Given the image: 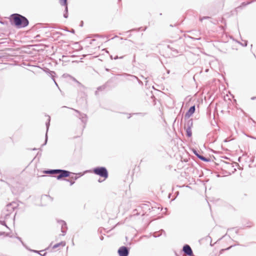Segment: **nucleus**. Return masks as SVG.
Here are the masks:
<instances>
[{"mask_svg": "<svg viewBox=\"0 0 256 256\" xmlns=\"http://www.w3.org/2000/svg\"><path fill=\"white\" fill-rule=\"evenodd\" d=\"M13 23L18 28H24L28 24V20L20 14H12Z\"/></svg>", "mask_w": 256, "mask_h": 256, "instance_id": "nucleus-1", "label": "nucleus"}, {"mask_svg": "<svg viewBox=\"0 0 256 256\" xmlns=\"http://www.w3.org/2000/svg\"><path fill=\"white\" fill-rule=\"evenodd\" d=\"M93 172L94 174L99 176L100 177L104 178V179L108 178V174L106 168L104 166L96 167L94 168Z\"/></svg>", "mask_w": 256, "mask_h": 256, "instance_id": "nucleus-2", "label": "nucleus"}, {"mask_svg": "<svg viewBox=\"0 0 256 256\" xmlns=\"http://www.w3.org/2000/svg\"><path fill=\"white\" fill-rule=\"evenodd\" d=\"M62 108H68V107L66 106H62ZM70 108V109L74 110V111H75L76 113H78V116H77V117L79 119H80L81 120L82 122V123H84V125L86 124L87 122V121H88V116H87L86 114H83V113H81L78 110H75V109L72 108Z\"/></svg>", "mask_w": 256, "mask_h": 256, "instance_id": "nucleus-3", "label": "nucleus"}, {"mask_svg": "<svg viewBox=\"0 0 256 256\" xmlns=\"http://www.w3.org/2000/svg\"><path fill=\"white\" fill-rule=\"evenodd\" d=\"M71 172L68 170H64L58 169V175L56 178L57 180H59L63 178H68L70 176Z\"/></svg>", "mask_w": 256, "mask_h": 256, "instance_id": "nucleus-4", "label": "nucleus"}, {"mask_svg": "<svg viewBox=\"0 0 256 256\" xmlns=\"http://www.w3.org/2000/svg\"><path fill=\"white\" fill-rule=\"evenodd\" d=\"M118 252L119 256H128L129 248L125 246H122L119 248Z\"/></svg>", "mask_w": 256, "mask_h": 256, "instance_id": "nucleus-5", "label": "nucleus"}, {"mask_svg": "<svg viewBox=\"0 0 256 256\" xmlns=\"http://www.w3.org/2000/svg\"><path fill=\"white\" fill-rule=\"evenodd\" d=\"M182 250L184 254L188 256H194L190 246L188 244H185L183 246Z\"/></svg>", "mask_w": 256, "mask_h": 256, "instance_id": "nucleus-6", "label": "nucleus"}, {"mask_svg": "<svg viewBox=\"0 0 256 256\" xmlns=\"http://www.w3.org/2000/svg\"><path fill=\"white\" fill-rule=\"evenodd\" d=\"M58 222L61 226V232H62V236H64L68 229L66 222L62 220H58Z\"/></svg>", "mask_w": 256, "mask_h": 256, "instance_id": "nucleus-7", "label": "nucleus"}, {"mask_svg": "<svg viewBox=\"0 0 256 256\" xmlns=\"http://www.w3.org/2000/svg\"><path fill=\"white\" fill-rule=\"evenodd\" d=\"M60 3L62 6H65L64 9V16L65 18H67L68 17V4L67 0H60Z\"/></svg>", "mask_w": 256, "mask_h": 256, "instance_id": "nucleus-8", "label": "nucleus"}, {"mask_svg": "<svg viewBox=\"0 0 256 256\" xmlns=\"http://www.w3.org/2000/svg\"><path fill=\"white\" fill-rule=\"evenodd\" d=\"M196 110V107L195 106H192L190 107L189 110H188V112H186L184 116V118H189L190 116H192L194 112Z\"/></svg>", "mask_w": 256, "mask_h": 256, "instance_id": "nucleus-9", "label": "nucleus"}, {"mask_svg": "<svg viewBox=\"0 0 256 256\" xmlns=\"http://www.w3.org/2000/svg\"><path fill=\"white\" fill-rule=\"evenodd\" d=\"M48 122L46 124V138H45L44 143L42 145V146L46 145V142H47V141H48L47 132H48V128H49V126H50V116H48Z\"/></svg>", "mask_w": 256, "mask_h": 256, "instance_id": "nucleus-10", "label": "nucleus"}, {"mask_svg": "<svg viewBox=\"0 0 256 256\" xmlns=\"http://www.w3.org/2000/svg\"><path fill=\"white\" fill-rule=\"evenodd\" d=\"M18 206V204L16 202H12L11 203H10L9 204H8L6 206L7 208H10L12 207V208L10 210V213H11L12 212H13L15 208H16Z\"/></svg>", "mask_w": 256, "mask_h": 256, "instance_id": "nucleus-11", "label": "nucleus"}, {"mask_svg": "<svg viewBox=\"0 0 256 256\" xmlns=\"http://www.w3.org/2000/svg\"><path fill=\"white\" fill-rule=\"evenodd\" d=\"M44 72L48 74V76H50L52 79L53 80V81H54V78L56 76V72L54 71H51L48 68H46L44 70Z\"/></svg>", "mask_w": 256, "mask_h": 256, "instance_id": "nucleus-12", "label": "nucleus"}, {"mask_svg": "<svg viewBox=\"0 0 256 256\" xmlns=\"http://www.w3.org/2000/svg\"><path fill=\"white\" fill-rule=\"evenodd\" d=\"M193 126L192 119L188 120L184 125V128H192Z\"/></svg>", "mask_w": 256, "mask_h": 256, "instance_id": "nucleus-13", "label": "nucleus"}, {"mask_svg": "<svg viewBox=\"0 0 256 256\" xmlns=\"http://www.w3.org/2000/svg\"><path fill=\"white\" fill-rule=\"evenodd\" d=\"M58 169L54 170H48L44 171V173L46 174H58Z\"/></svg>", "mask_w": 256, "mask_h": 256, "instance_id": "nucleus-14", "label": "nucleus"}, {"mask_svg": "<svg viewBox=\"0 0 256 256\" xmlns=\"http://www.w3.org/2000/svg\"><path fill=\"white\" fill-rule=\"evenodd\" d=\"M168 48L172 52V55L175 56L178 54V52L176 48L172 47L170 45H168Z\"/></svg>", "mask_w": 256, "mask_h": 256, "instance_id": "nucleus-15", "label": "nucleus"}, {"mask_svg": "<svg viewBox=\"0 0 256 256\" xmlns=\"http://www.w3.org/2000/svg\"><path fill=\"white\" fill-rule=\"evenodd\" d=\"M66 245V242H61L59 243H58L56 244H55L52 246V248L54 249L57 248H58L59 246H62L64 247Z\"/></svg>", "mask_w": 256, "mask_h": 256, "instance_id": "nucleus-16", "label": "nucleus"}, {"mask_svg": "<svg viewBox=\"0 0 256 256\" xmlns=\"http://www.w3.org/2000/svg\"><path fill=\"white\" fill-rule=\"evenodd\" d=\"M186 132V136L190 138L192 136V128H184Z\"/></svg>", "mask_w": 256, "mask_h": 256, "instance_id": "nucleus-17", "label": "nucleus"}, {"mask_svg": "<svg viewBox=\"0 0 256 256\" xmlns=\"http://www.w3.org/2000/svg\"><path fill=\"white\" fill-rule=\"evenodd\" d=\"M106 88V85H103V86H100L98 88H97V90L95 92V94L96 95H98V91H100V90H104L105 88Z\"/></svg>", "mask_w": 256, "mask_h": 256, "instance_id": "nucleus-18", "label": "nucleus"}, {"mask_svg": "<svg viewBox=\"0 0 256 256\" xmlns=\"http://www.w3.org/2000/svg\"><path fill=\"white\" fill-rule=\"evenodd\" d=\"M198 158H199L200 160L205 162H208L209 161L208 158L200 154V156H198Z\"/></svg>", "mask_w": 256, "mask_h": 256, "instance_id": "nucleus-19", "label": "nucleus"}, {"mask_svg": "<svg viewBox=\"0 0 256 256\" xmlns=\"http://www.w3.org/2000/svg\"><path fill=\"white\" fill-rule=\"evenodd\" d=\"M252 2H244L242 3V4L240 6L237 7L236 8V9H238V8H241L242 7L246 6L251 4Z\"/></svg>", "mask_w": 256, "mask_h": 256, "instance_id": "nucleus-20", "label": "nucleus"}, {"mask_svg": "<svg viewBox=\"0 0 256 256\" xmlns=\"http://www.w3.org/2000/svg\"><path fill=\"white\" fill-rule=\"evenodd\" d=\"M129 76H130L131 77L137 80L140 84H142V82L141 80H138V78L136 76H132V75H129Z\"/></svg>", "mask_w": 256, "mask_h": 256, "instance_id": "nucleus-21", "label": "nucleus"}, {"mask_svg": "<svg viewBox=\"0 0 256 256\" xmlns=\"http://www.w3.org/2000/svg\"><path fill=\"white\" fill-rule=\"evenodd\" d=\"M210 18L209 16H203L200 18V20L202 22L204 20L208 19Z\"/></svg>", "mask_w": 256, "mask_h": 256, "instance_id": "nucleus-22", "label": "nucleus"}, {"mask_svg": "<svg viewBox=\"0 0 256 256\" xmlns=\"http://www.w3.org/2000/svg\"><path fill=\"white\" fill-rule=\"evenodd\" d=\"M66 180L67 182H70V186H72V184H74V180H68V179H66Z\"/></svg>", "mask_w": 256, "mask_h": 256, "instance_id": "nucleus-23", "label": "nucleus"}, {"mask_svg": "<svg viewBox=\"0 0 256 256\" xmlns=\"http://www.w3.org/2000/svg\"><path fill=\"white\" fill-rule=\"evenodd\" d=\"M248 195L246 194V193H244V194H242L241 196H240V198L242 199H244L245 198L247 197Z\"/></svg>", "mask_w": 256, "mask_h": 256, "instance_id": "nucleus-24", "label": "nucleus"}, {"mask_svg": "<svg viewBox=\"0 0 256 256\" xmlns=\"http://www.w3.org/2000/svg\"><path fill=\"white\" fill-rule=\"evenodd\" d=\"M0 224H2V225H3V226H6L8 228H9L7 226V225L6 224V222L4 221H2V220H0Z\"/></svg>", "mask_w": 256, "mask_h": 256, "instance_id": "nucleus-25", "label": "nucleus"}, {"mask_svg": "<svg viewBox=\"0 0 256 256\" xmlns=\"http://www.w3.org/2000/svg\"><path fill=\"white\" fill-rule=\"evenodd\" d=\"M193 152H194V154H195L197 157H198V156H200V154H198V152H196V150H194Z\"/></svg>", "mask_w": 256, "mask_h": 256, "instance_id": "nucleus-26", "label": "nucleus"}, {"mask_svg": "<svg viewBox=\"0 0 256 256\" xmlns=\"http://www.w3.org/2000/svg\"><path fill=\"white\" fill-rule=\"evenodd\" d=\"M80 176H72L71 178L72 179H74V180H76Z\"/></svg>", "mask_w": 256, "mask_h": 256, "instance_id": "nucleus-27", "label": "nucleus"}, {"mask_svg": "<svg viewBox=\"0 0 256 256\" xmlns=\"http://www.w3.org/2000/svg\"><path fill=\"white\" fill-rule=\"evenodd\" d=\"M190 38H194V39L196 40H200V37L196 38H192V37H190Z\"/></svg>", "mask_w": 256, "mask_h": 256, "instance_id": "nucleus-28", "label": "nucleus"}, {"mask_svg": "<svg viewBox=\"0 0 256 256\" xmlns=\"http://www.w3.org/2000/svg\"><path fill=\"white\" fill-rule=\"evenodd\" d=\"M70 32H72V33H74V29H72L70 31H69Z\"/></svg>", "mask_w": 256, "mask_h": 256, "instance_id": "nucleus-29", "label": "nucleus"}, {"mask_svg": "<svg viewBox=\"0 0 256 256\" xmlns=\"http://www.w3.org/2000/svg\"><path fill=\"white\" fill-rule=\"evenodd\" d=\"M247 44H248V42L245 40L244 41V46H247Z\"/></svg>", "mask_w": 256, "mask_h": 256, "instance_id": "nucleus-30", "label": "nucleus"}, {"mask_svg": "<svg viewBox=\"0 0 256 256\" xmlns=\"http://www.w3.org/2000/svg\"><path fill=\"white\" fill-rule=\"evenodd\" d=\"M11 208H12V207H10V208H7L6 207V210L9 212H10V210Z\"/></svg>", "mask_w": 256, "mask_h": 256, "instance_id": "nucleus-31", "label": "nucleus"}, {"mask_svg": "<svg viewBox=\"0 0 256 256\" xmlns=\"http://www.w3.org/2000/svg\"><path fill=\"white\" fill-rule=\"evenodd\" d=\"M256 96H253V97L251 98V100H256Z\"/></svg>", "mask_w": 256, "mask_h": 256, "instance_id": "nucleus-32", "label": "nucleus"}, {"mask_svg": "<svg viewBox=\"0 0 256 256\" xmlns=\"http://www.w3.org/2000/svg\"><path fill=\"white\" fill-rule=\"evenodd\" d=\"M4 234V232H0V236L3 235Z\"/></svg>", "mask_w": 256, "mask_h": 256, "instance_id": "nucleus-33", "label": "nucleus"}, {"mask_svg": "<svg viewBox=\"0 0 256 256\" xmlns=\"http://www.w3.org/2000/svg\"><path fill=\"white\" fill-rule=\"evenodd\" d=\"M100 240H104V237H103V236H101L100 237Z\"/></svg>", "mask_w": 256, "mask_h": 256, "instance_id": "nucleus-34", "label": "nucleus"}, {"mask_svg": "<svg viewBox=\"0 0 256 256\" xmlns=\"http://www.w3.org/2000/svg\"><path fill=\"white\" fill-rule=\"evenodd\" d=\"M119 58L118 56H116V57L114 58V60H117Z\"/></svg>", "mask_w": 256, "mask_h": 256, "instance_id": "nucleus-35", "label": "nucleus"}, {"mask_svg": "<svg viewBox=\"0 0 256 256\" xmlns=\"http://www.w3.org/2000/svg\"><path fill=\"white\" fill-rule=\"evenodd\" d=\"M54 82L55 84H56L57 86H58V84H57L56 82V80H54Z\"/></svg>", "mask_w": 256, "mask_h": 256, "instance_id": "nucleus-36", "label": "nucleus"}, {"mask_svg": "<svg viewBox=\"0 0 256 256\" xmlns=\"http://www.w3.org/2000/svg\"><path fill=\"white\" fill-rule=\"evenodd\" d=\"M232 247V246H230L226 250H230Z\"/></svg>", "mask_w": 256, "mask_h": 256, "instance_id": "nucleus-37", "label": "nucleus"}, {"mask_svg": "<svg viewBox=\"0 0 256 256\" xmlns=\"http://www.w3.org/2000/svg\"><path fill=\"white\" fill-rule=\"evenodd\" d=\"M34 252H36V253H38L39 254H40L39 253V252L38 251H37V250H34Z\"/></svg>", "mask_w": 256, "mask_h": 256, "instance_id": "nucleus-38", "label": "nucleus"}, {"mask_svg": "<svg viewBox=\"0 0 256 256\" xmlns=\"http://www.w3.org/2000/svg\"><path fill=\"white\" fill-rule=\"evenodd\" d=\"M17 238H18V240H21V238H20V237H17Z\"/></svg>", "mask_w": 256, "mask_h": 256, "instance_id": "nucleus-39", "label": "nucleus"}, {"mask_svg": "<svg viewBox=\"0 0 256 256\" xmlns=\"http://www.w3.org/2000/svg\"><path fill=\"white\" fill-rule=\"evenodd\" d=\"M74 80H75L76 82H78L76 79H74Z\"/></svg>", "mask_w": 256, "mask_h": 256, "instance_id": "nucleus-40", "label": "nucleus"}, {"mask_svg": "<svg viewBox=\"0 0 256 256\" xmlns=\"http://www.w3.org/2000/svg\"><path fill=\"white\" fill-rule=\"evenodd\" d=\"M124 56H121L120 58H122Z\"/></svg>", "mask_w": 256, "mask_h": 256, "instance_id": "nucleus-41", "label": "nucleus"}, {"mask_svg": "<svg viewBox=\"0 0 256 256\" xmlns=\"http://www.w3.org/2000/svg\"><path fill=\"white\" fill-rule=\"evenodd\" d=\"M206 72H208V69H206Z\"/></svg>", "mask_w": 256, "mask_h": 256, "instance_id": "nucleus-42", "label": "nucleus"}, {"mask_svg": "<svg viewBox=\"0 0 256 256\" xmlns=\"http://www.w3.org/2000/svg\"><path fill=\"white\" fill-rule=\"evenodd\" d=\"M106 71H108V70H108V68H106Z\"/></svg>", "mask_w": 256, "mask_h": 256, "instance_id": "nucleus-43", "label": "nucleus"}, {"mask_svg": "<svg viewBox=\"0 0 256 256\" xmlns=\"http://www.w3.org/2000/svg\"><path fill=\"white\" fill-rule=\"evenodd\" d=\"M110 58L111 59H112V56H110Z\"/></svg>", "mask_w": 256, "mask_h": 256, "instance_id": "nucleus-44", "label": "nucleus"}, {"mask_svg": "<svg viewBox=\"0 0 256 256\" xmlns=\"http://www.w3.org/2000/svg\"><path fill=\"white\" fill-rule=\"evenodd\" d=\"M46 254V253H44L43 256H44Z\"/></svg>", "mask_w": 256, "mask_h": 256, "instance_id": "nucleus-45", "label": "nucleus"}, {"mask_svg": "<svg viewBox=\"0 0 256 256\" xmlns=\"http://www.w3.org/2000/svg\"><path fill=\"white\" fill-rule=\"evenodd\" d=\"M224 142H228V140H224Z\"/></svg>", "mask_w": 256, "mask_h": 256, "instance_id": "nucleus-46", "label": "nucleus"}, {"mask_svg": "<svg viewBox=\"0 0 256 256\" xmlns=\"http://www.w3.org/2000/svg\"><path fill=\"white\" fill-rule=\"evenodd\" d=\"M102 181L100 180H98V182H101Z\"/></svg>", "mask_w": 256, "mask_h": 256, "instance_id": "nucleus-47", "label": "nucleus"}]
</instances>
